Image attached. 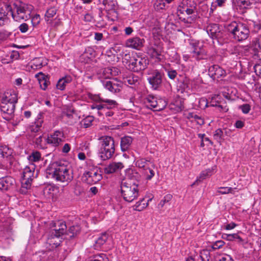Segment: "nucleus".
Listing matches in <instances>:
<instances>
[{"label":"nucleus","mask_w":261,"mask_h":261,"mask_svg":"<svg viewBox=\"0 0 261 261\" xmlns=\"http://www.w3.org/2000/svg\"><path fill=\"white\" fill-rule=\"evenodd\" d=\"M47 178H51L62 182H70L73 178L70 167L57 162L50 164L46 169Z\"/></svg>","instance_id":"1"},{"label":"nucleus","mask_w":261,"mask_h":261,"mask_svg":"<svg viewBox=\"0 0 261 261\" xmlns=\"http://www.w3.org/2000/svg\"><path fill=\"white\" fill-rule=\"evenodd\" d=\"M197 14V4L193 0H182L177 8V16L185 23H193Z\"/></svg>","instance_id":"2"},{"label":"nucleus","mask_w":261,"mask_h":261,"mask_svg":"<svg viewBox=\"0 0 261 261\" xmlns=\"http://www.w3.org/2000/svg\"><path fill=\"white\" fill-rule=\"evenodd\" d=\"M7 9L11 12L12 18L16 21H26L30 17L28 6L20 2L14 3L12 7L8 6Z\"/></svg>","instance_id":"3"},{"label":"nucleus","mask_w":261,"mask_h":261,"mask_svg":"<svg viewBox=\"0 0 261 261\" xmlns=\"http://www.w3.org/2000/svg\"><path fill=\"white\" fill-rule=\"evenodd\" d=\"M121 193L125 201L131 202L136 199L139 196L138 186L131 181L122 182L121 186Z\"/></svg>","instance_id":"4"},{"label":"nucleus","mask_w":261,"mask_h":261,"mask_svg":"<svg viewBox=\"0 0 261 261\" xmlns=\"http://www.w3.org/2000/svg\"><path fill=\"white\" fill-rule=\"evenodd\" d=\"M230 27L234 39L238 41L245 40L249 36V29L246 24L233 22Z\"/></svg>","instance_id":"5"},{"label":"nucleus","mask_w":261,"mask_h":261,"mask_svg":"<svg viewBox=\"0 0 261 261\" xmlns=\"http://www.w3.org/2000/svg\"><path fill=\"white\" fill-rule=\"evenodd\" d=\"M147 107L154 111L163 110L167 106L166 101L163 98H158L149 95L145 98Z\"/></svg>","instance_id":"6"},{"label":"nucleus","mask_w":261,"mask_h":261,"mask_svg":"<svg viewBox=\"0 0 261 261\" xmlns=\"http://www.w3.org/2000/svg\"><path fill=\"white\" fill-rule=\"evenodd\" d=\"M148 64V61L137 55L133 56V59L128 65V68L134 72H139L144 70Z\"/></svg>","instance_id":"7"},{"label":"nucleus","mask_w":261,"mask_h":261,"mask_svg":"<svg viewBox=\"0 0 261 261\" xmlns=\"http://www.w3.org/2000/svg\"><path fill=\"white\" fill-rule=\"evenodd\" d=\"M163 76V73L159 70L153 69L149 71L147 80L153 89H157L161 85Z\"/></svg>","instance_id":"8"},{"label":"nucleus","mask_w":261,"mask_h":261,"mask_svg":"<svg viewBox=\"0 0 261 261\" xmlns=\"http://www.w3.org/2000/svg\"><path fill=\"white\" fill-rule=\"evenodd\" d=\"M101 179V174L98 170L85 172L82 177L83 182L89 185L95 184Z\"/></svg>","instance_id":"9"},{"label":"nucleus","mask_w":261,"mask_h":261,"mask_svg":"<svg viewBox=\"0 0 261 261\" xmlns=\"http://www.w3.org/2000/svg\"><path fill=\"white\" fill-rule=\"evenodd\" d=\"M103 86L113 93H117L121 91L123 83L119 81L113 80V81L110 80H103L101 81Z\"/></svg>","instance_id":"10"},{"label":"nucleus","mask_w":261,"mask_h":261,"mask_svg":"<svg viewBox=\"0 0 261 261\" xmlns=\"http://www.w3.org/2000/svg\"><path fill=\"white\" fill-rule=\"evenodd\" d=\"M191 53L192 57L197 60L205 59L207 55L203 45L199 43L192 44V50Z\"/></svg>","instance_id":"11"},{"label":"nucleus","mask_w":261,"mask_h":261,"mask_svg":"<svg viewBox=\"0 0 261 261\" xmlns=\"http://www.w3.org/2000/svg\"><path fill=\"white\" fill-rule=\"evenodd\" d=\"M0 101L15 104L17 96L13 90H7L0 96Z\"/></svg>","instance_id":"12"},{"label":"nucleus","mask_w":261,"mask_h":261,"mask_svg":"<svg viewBox=\"0 0 261 261\" xmlns=\"http://www.w3.org/2000/svg\"><path fill=\"white\" fill-rule=\"evenodd\" d=\"M226 72L219 65H214L209 67L208 75L213 80H218L225 75Z\"/></svg>","instance_id":"13"},{"label":"nucleus","mask_w":261,"mask_h":261,"mask_svg":"<svg viewBox=\"0 0 261 261\" xmlns=\"http://www.w3.org/2000/svg\"><path fill=\"white\" fill-rule=\"evenodd\" d=\"M144 40L139 37H134L128 39L125 41V46L127 47L139 50L143 47Z\"/></svg>","instance_id":"14"},{"label":"nucleus","mask_w":261,"mask_h":261,"mask_svg":"<svg viewBox=\"0 0 261 261\" xmlns=\"http://www.w3.org/2000/svg\"><path fill=\"white\" fill-rule=\"evenodd\" d=\"M207 33L212 39H221L223 32L217 24H211L207 27Z\"/></svg>","instance_id":"15"},{"label":"nucleus","mask_w":261,"mask_h":261,"mask_svg":"<svg viewBox=\"0 0 261 261\" xmlns=\"http://www.w3.org/2000/svg\"><path fill=\"white\" fill-rule=\"evenodd\" d=\"M15 179L11 176H6L0 178V190L6 191L12 189L14 186Z\"/></svg>","instance_id":"16"},{"label":"nucleus","mask_w":261,"mask_h":261,"mask_svg":"<svg viewBox=\"0 0 261 261\" xmlns=\"http://www.w3.org/2000/svg\"><path fill=\"white\" fill-rule=\"evenodd\" d=\"M56 232L49 234L46 240V243L50 247V249H53L59 246L62 242V237H58Z\"/></svg>","instance_id":"17"},{"label":"nucleus","mask_w":261,"mask_h":261,"mask_svg":"<svg viewBox=\"0 0 261 261\" xmlns=\"http://www.w3.org/2000/svg\"><path fill=\"white\" fill-rule=\"evenodd\" d=\"M123 167L121 162H112L105 167L103 170L106 174H110L120 171Z\"/></svg>","instance_id":"18"},{"label":"nucleus","mask_w":261,"mask_h":261,"mask_svg":"<svg viewBox=\"0 0 261 261\" xmlns=\"http://www.w3.org/2000/svg\"><path fill=\"white\" fill-rule=\"evenodd\" d=\"M55 228L51 230L50 233H57L58 237L63 236L65 235L66 232L67 226L64 221H58L55 223Z\"/></svg>","instance_id":"19"},{"label":"nucleus","mask_w":261,"mask_h":261,"mask_svg":"<svg viewBox=\"0 0 261 261\" xmlns=\"http://www.w3.org/2000/svg\"><path fill=\"white\" fill-rule=\"evenodd\" d=\"M93 99L96 101L102 102L104 103L105 109L113 110L117 108L118 103L116 101L108 98H103L99 95H96Z\"/></svg>","instance_id":"20"},{"label":"nucleus","mask_w":261,"mask_h":261,"mask_svg":"<svg viewBox=\"0 0 261 261\" xmlns=\"http://www.w3.org/2000/svg\"><path fill=\"white\" fill-rule=\"evenodd\" d=\"M15 104L0 101V108L1 111L5 114L7 115V119H10L15 110ZM5 117H7L6 116Z\"/></svg>","instance_id":"21"},{"label":"nucleus","mask_w":261,"mask_h":261,"mask_svg":"<svg viewBox=\"0 0 261 261\" xmlns=\"http://www.w3.org/2000/svg\"><path fill=\"white\" fill-rule=\"evenodd\" d=\"M163 47L159 45H154L150 47L148 50V54L152 58L158 60H161L163 57Z\"/></svg>","instance_id":"22"},{"label":"nucleus","mask_w":261,"mask_h":261,"mask_svg":"<svg viewBox=\"0 0 261 261\" xmlns=\"http://www.w3.org/2000/svg\"><path fill=\"white\" fill-rule=\"evenodd\" d=\"M63 136L62 132L59 130L56 131L47 138V142L52 144L54 146H58L63 141Z\"/></svg>","instance_id":"23"},{"label":"nucleus","mask_w":261,"mask_h":261,"mask_svg":"<svg viewBox=\"0 0 261 261\" xmlns=\"http://www.w3.org/2000/svg\"><path fill=\"white\" fill-rule=\"evenodd\" d=\"M119 72V69L116 67H107L103 69L101 77L105 79H110L117 75Z\"/></svg>","instance_id":"24"},{"label":"nucleus","mask_w":261,"mask_h":261,"mask_svg":"<svg viewBox=\"0 0 261 261\" xmlns=\"http://www.w3.org/2000/svg\"><path fill=\"white\" fill-rule=\"evenodd\" d=\"M216 169V166H214L211 168L207 169L205 170L202 171L200 174L199 176L197 177L196 181L193 184L192 186L194 185L198 184L199 182L202 181L203 179L211 176L213 174V172Z\"/></svg>","instance_id":"25"},{"label":"nucleus","mask_w":261,"mask_h":261,"mask_svg":"<svg viewBox=\"0 0 261 261\" xmlns=\"http://www.w3.org/2000/svg\"><path fill=\"white\" fill-rule=\"evenodd\" d=\"M99 140L101 143L100 148H115L114 141L112 137L105 136L101 137Z\"/></svg>","instance_id":"26"},{"label":"nucleus","mask_w":261,"mask_h":261,"mask_svg":"<svg viewBox=\"0 0 261 261\" xmlns=\"http://www.w3.org/2000/svg\"><path fill=\"white\" fill-rule=\"evenodd\" d=\"M114 152L115 148H100L99 154L101 160L105 161L112 158Z\"/></svg>","instance_id":"27"},{"label":"nucleus","mask_w":261,"mask_h":261,"mask_svg":"<svg viewBox=\"0 0 261 261\" xmlns=\"http://www.w3.org/2000/svg\"><path fill=\"white\" fill-rule=\"evenodd\" d=\"M35 169V165L34 164H30L26 166L23 171L22 177L30 179L33 180Z\"/></svg>","instance_id":"28"},{"label":"nucleus","mask_w":261,"mask_h":261,"mask_svg":"<svg viewBox=\"0 0 261 261\" xmlns=\"http://www.w3.org/2000/svg\"><path fill=\"white\" fill-rule=\"evenodd\" d=\"M133 138L129 136H124L121 138L120 147L122 151L128 150L132 143Z\"/></svg>","instance_id":"29"},{"label":"nucleus","mask_w":261,"mask_h":261,"mask_svg":"<svg viewBox=\"0 0 261 261\" xmlns=\"http://www.w3.org/2000/svg\"><path fill=\"white\" fill-rule=\"evenodd\" d=\"M102 4L104 5V9L106 11H112L113 12H115L117 6V3L116 0H103Z\"/></svg>","instance_id":"30"},{"label":"nucleus","mask_w":261,"mask_h":261,"mask_svg":"<svg viewBox=\"0 0 261 261\" xmlns=\"http://www.w3.org/2000/svg\"><path fill=\"white\" fill-rule=\"evenodd\" d=\"M35 77L38 79L41 88L45 90L49 83V81L47 80V77H45V75L42 72L36 74Z\"/></svg>","instance_id":"31"},{"label":"nucleus","mask_w":261,"mask_h":261,"mask_svg":"<svg viewBox=\"0 0 261 261\" xmlns=\"http://www.w3.org/2000/svg\"><path fill=\"white\" fill-rule=\"evenodd\" d=\"M186 118L191 122H195L200 125H203L204 123L203 119L194 113H188L186 115Z\"/></svg>","instance_id":"32"},{"label":"nucleus","mask_w":261,"mask_h":261,"mask_svg":"<svg viewBox=\"0 0 261 261\" xmlns=\"http://www.w3.org/2000/svg\"><path fill=\"white\" fill-rule=\"evenodd\" d=\"M43 119L40 117L37 119L29 127V130L32 133H36L40 130L43 123Z\"/></svg>","instance_id":"33"},{"label":"nucleus","mask_w":261,"mask_h":261,"mask_svg":"<svg viewBox=\"0 0 261 261\" xmlns=\"http://www.w3.org/2000/svg\"><path fill=\"white\" fill-rule=\"evenodd\" d=\"M72 78L70 76H65V77L60 79L57 84V88L61 90L65 89L66 84L70 83Z\"/></svg>","instance_id":"34"},{"label":"nucleus","mask_w":261,"mask_h":261,"mask_svg":"<svg viewBox=\"0 0 261 261\" xmlns=\"http://www.w3.org/2000/svg\"><path fill=\"white\" fill-rule=\"evenodd\" d=\"M108 238V234L106 233H102L97 239L95 241V243L94 245L95 249L98 250L100 248L101 246L103 245L107 241Z\"/></svg>","instance_id":"35"},{"label":"nucleus","mask_w":261,"mask_h":261,"mask_svg":"<svg viewBox=\"0 0 261 261\" xmlns=\"http://www.w3.org/2000/svg\"><path fill=\"white\" fill-rule=\"evenodd\" d=\"M32 180L22 177L21 179V187L20 192L22 194H26L27 190L31 187Z\"/></svg>","instance_id":"36"},{"label":"nucleus","mask_w":261,"mask_h":261,"mask_svg":"<svg viewBox=\"0 0 261 261\" xmlns=\"http://www.w3.org/2000/svg\"><path fill=\"white\" fill-rule=\"evenodd\" d=\"M150 164H151L150 161L143 158L136 160V165L140 168L143 169L144 170L149 168Z\"/></svg>","instance_id":"37"},{"label":"nucleus","mask_w":261,"mask_h":261,"mask_svg":"<svg viewBox=\"0 0 261 261\" xmlns=\"http://www.w3.org/2000/svg\"><path fill=\"white\" fill-rule=\"evenodd\" d=\"M56 188L54 186L48 185L46 186L43 191L44 195L47 198H52L54 195V192L56 190Z\"/></svg>","instance_id":"38"},{"label":"nucleus","mask_w":261,"mask_h":261,"mask_svg":"<svg viewBox=\"0 0 261 261\" xmlns=\"http://www.w3.org/2000/svg\"><path fill=\"white\" fill-rule=\"evenodd\" d=\"M57 13V9L55 8H50L48 9L45 14V20L48 23H51L52 22L51 18L56 15Z\"/></svg>","instance_id":"39"},{"label":"nucleus","mask_w":261,"mask_h":261,"mask_svg":"<svg viewBox=\"0 0 261 261\" xmlns=\"http://www.w3.org/2000/svg\"><path fill=\"white\" fill-rule=\"evenodd\" d=\"M151 199H149L146 201L144 199H142L141 200L136 202L135 205H134L135 210L138 211H141L145 208H146L148 205V202L150 201Z\"/></svg>","instance_id":"40"},{"label":"nucleus","mask_w":261,"mask_h":261,"mask_svg":"<svg viewBox=\"0 0 261 261\" xmlns=\"http://www.w3.org/2000/svg\"><path fill=\"white\" fill-rule=\"evenodd\" d=\"M252 44L256 50L258 55L261 56V36L254 38L252 41Z\"/></svg>","instance_id":"41"},{"label":"nucleus","mask_w":261,"mask_h":261,"mask_svg":"<svg viewBox=\"0 0 261 261\" xmlns=\"http://www.w3.org/2000/svg\"><path fill=\"white\" fill-rule=\"evenodd\" d=\"M28 159L31 164H33L34 162H38L41 160V154L39 151H33L28 156Z\"/></svg>","instance_id":"42"},{"label":"nucleus","mask_w":261,"mask_h":261,"mask_svg":"<svg viewBox=\"0 0 261 261\" xmlns=\"http://www.w3.org/2000/svg\"><path fill=\"white\" fill-rule=\"evenodd\" d=\"M80 231V226L78 225L71 226L68 230L66 232L65 235L69 236L70 238H72L75 236Z\"/></svg>","instance_id":"43"},{"label":"nucleus","mask_w":261,"mask_h":261,"mask_svg":"<svg viewBox=\"0 0 261 261\" xmlns=\"http://www.w3.org/2000/svg\"><path fill=\"white\" fill-rule=\"evenodd\" d=\"M184 91H188L193 88L192 82L188 78L184 79L179 86Z\"/></svg>","instance_id":"44"},{"label":"nucleus","mask_w":261,"mask_h":261,"mask_svg":"<svg viewBox=\"0 0 261 261\" xmlns=\"http://www.w3.org/2000/svg\"><path fill=\"white\" fill-rule=\"evenodd\" d=\"M9 22V18L7 17V13L3 9H0V26H3Z\"/></svg>","instance_id":"45"},{"label":"nucleus","mask_w":261,"mask_h":261,"mask_svg":"<svg viewBox=\"0 0 261 261\" xmlns=\"http://www.w3.org/2000/svg\"><path fill=\"white\" fill-rule=\"evenodd\" d=\"M0 153L3 157H8L12 153L11 149L6 145H0Z\"/></svg>","instance_id":"46"},{"label":"nucleus","mask_w":261,"mask_h":261,"mask_svg":"<svg viewBox=\"0 0 261 261\" xmlns=\"http://www.w3.org/2000/svg\"><path fill=\"white\" fill-rule=\"evenodd\" d=\"M166 4L164 0H155L153 4L154 8L157 11L166 9Z\"/></svg>","instance_id":"47"},{"label":"nucleus","mask_w":261,"mask_h":261,"mask_svg":"<svg viewBox=\"0 0 261 261\" xmlns=\"http://www.w3.org/2000/svg\"><path fill=\"white\" fill-rule=\"evenodd\" d=\"M146 23L149 27L152 29L158 27L159 25V22L157 19L153 17L147 19L146 20Z\"/></svg>","instance_id":"48"},{"label":"nucleus","mask_w":261,"mask_h":261,"mask_svg":"<svg viewBox=\"0 0 261 261\" xmlns=\"http://www.w3.org/2000/svg\"><path fill=\"white\" fill-rule=\"evenodd\" d=\"M223 131L221 129H217L216 130L214 134V138L217 142L221 144L222 142L224 140L223 138Z\"/></svg>","instance_id":"49"},{"label":"nucleus","mask_w":261,"mask_h":261,"mask_svg":"<svg viewBox=\"0 0 261 261\" xmlns=\"http://www.w3.org/2000/svg\"><path fill=\"white\" fill-rule=\"evenodd\" d=\"M45 64H46V63L43 62V59L37 58L33 60V63L32 67L35 69H40Z\"/></svg>","instance_id":"50"},{"label":"nucleus","mask_w":261,"mask_h":261,"mask_svg":"<svg viewBox=\"0 0 261 261\" xmlns=\"http://www.w3.org/2000/svg\"><path fill=\"white\" fill-rule=\"evenodd\" d=\"M199 256L202 261H210L211 258L210 252L207 249H203L200 251Z\"/></svg>","instance_id":"51"},{"label":"nucleus","mask_w":261,"mask_h":261,"mask_svg":"<svg viewBox=\"0 0 261 261\" xmlns=\"http://www.w3.org/2000/svg\"><path fill=\"white\" fill-rule=\"evenodd\" d=\"M216 261H234L232 258L228 254H218L216 256Z\"/></svg>","instance_id":"52"},{"label":"nucleus","mask_w":261,"mask_h":261,"mask_svg":"<svg viewBox=\"0 0 261 261\" xmlns=\"http://www.w3.org/2000/svg\"><path fill=\"white\" fill-rule=\"evenodd\" d=\"M63 115L69 119H75L76 114L73 109H68L64 112Z\"/></svg>","instance_id":"53"},{"label":"nucleus","mask_w":261,"mask_h":261,"mask_svg":"<svg viewBox=\"0 0 261 261\" xmlns=\"http://www.w3.org/2000/svg\"><path fill=\"white\" fill-rule=\"evenodd\" d=\"M226 236V237H224V238H225L228 241H233L234 240H238L239 242H243V240L242 239L237 233H233V234H225Z\"/></svg>","instance_id":"54"},{"label":"nucleus","mask_w":261,"mask_h":261,"mask_svg":"<svg viewBox=\"0 0 261 261\" xmlns=\"http://www.w3.org/2000/svg\"><path fill=\"white\" fill-rule=\"evenodd\" d=\"M41 21V17L39 14H35L31 18L32 24L33 27H36Z\"/></svg>","instance_id":"55"},{"label":"nucleus","mask_w":261,"mask_h":261,"mask_svg":"<svg viewBox=\"0 0 261 261\" xmlns=\"http://www.w3.org/2000/svg\"><path fill=\"white\" fill-rule=\"evenodd\" d=\"M233 190V188L230 187H220L218 188L217 192L221 194H226L231 193Z\"/></svg>","instance_id":"56"},{"label":"nucleus","mask_w":261,"mask_h":261,"mask_svg":"<svg viewBox=\"0 0 261 261\" xmlns=\"http://www.w3.org/2000/svg\"><path fill=\"white\" fill-rule=\"evenodd\" d=\"M133 59V56H130L129 54H125L122 56V61L125 65L128 68V65L130 63V61Z\"/></svg>","instance_id":"57"},{"label":"nucleus","mask_w":261,"mask_h":261,"mask_svg":"<svg viewBox=\"0 0 261 261\" xmlns=\"http://www.w3.org/2000/svg\"><path fill=\"white\" fill-rule=\"evenodd\" d=\"M93 118L92 117L89 116L87 117L86 119L83 120L82 125L84 128H87L89 127L92 122L93 121Z\"/></svg>","instance_id":"58"},{"label":"nucleus","mask_w":261,"mask_h":261,"mask_svg":"<svg viewBox=\"0 0 261 261\" xmlns=\"http://www.w3.org/2000/svg\"><path fill=\"white\" fill-rule=\"evenodd\" d=\"M93 261H109L108 258L105 254L96 255L94 257Z\"/></svg>","instance_id":"59"},{"label":"nucleus","mask_w":261,"mask_h":261,"mask_svg":"<svg viewBox=\"0 0 261 261\" xmlns=\"http://www.w3.org/2000/svg\"><path fill=\"white\" fill-rule=\"evenodd\" d=\"M145 174L146 179L147 180H150L154 176L155 172L153 170L149 167L147 170H145Z\"/></svg>","instance_id":"60"},{"label":"nucleus","mask_w":261,"mask_h":261,"mask_svg":"<svg viewBox=\"0 0 261 261\" xmlns=\"http://www.w3.org/2000/svg\"><path fill=\"white\" fill-rule=\"evenodd\" d=\"M239 109L244 114H248L250 111V106L249 104H244L239 106Z\"/></svg>","instance_id":"61"},{"label":"nucleus","mask_w":261,"mask_h":261,"mask_svg":"<svg viewBox=\"0 0 261 261\" xmlns=\"http://www.w3.org/2000/svg\"><path fill=\"white\" fill-rule=\"evenodd\" d=\"M19 57V54L17 51H12L10 54V60L7 62V63H9L12 62L14 60L17 59Z\"/></svg>","instance_id":"62"},{"label":"nucleus","mask_w":261,"mask_h":261,"mask_svg":"<svg viewBox=\"0 0 261 261\" xmlns=\"http://www.w3.org/2000/svg\"><path fill=\"white\" fill-rule=\"evenodd\" d=\"M254 69L256 75L261 77V61L254 66Z\"/></svg>","instance_id":"63"},{"label":"nucleus","mask_w":261,"mask_h":261,"mask_svg":"<svg viewBox=\"0 0 261 261\" xmlns=\"http://www.w3.org/2000/svg\"><path fill=\"white\" fill-rule=\"evenodd\" d=\"M224 244V242L222 241H217L215 242L212 245V248L214 250L218 249L222 247Z\"/></svg>","instance_id":"64"}]
</instances>
